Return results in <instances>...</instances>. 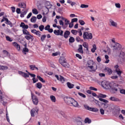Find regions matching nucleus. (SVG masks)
Returning <instances> with one entry per match:
<instances>
[{
  "instance_id": "f257e3e1",
  "label": "nucleus",
  "mask_w": 125,
  "mask_h": 125,
  "mask_svg": "<svg viewBox=\"0 0 125 125\" xmlns=\"http://www.w3.org/2000/svg\"><path fill=\"white\" fill-rule=\"evenodd\" d=\"M104 86L106 89H109L112 94H115L116 92H119L120 89L122 88V85L113 83L105 84Z\"/></svg>"
},
{
  "instance_id": "f03ea898",
  "label": "nucleus",
  "mask_w": 125,
  "mask_h": 125,
  "mask_svg": "<svg viewBox=\"0 0 125 125\" xmlns=\"http://www.w3.org/2000/svg\"><path fill=\"white\" fill-rule=\"evenodd\" d=\"M59 63L63 66V67H64V68H69V64L68 63H67V60L64 57H61L59 60Z\"/></svg>"
},
{
  "instance_id": "7ed1b4c3",
  "label": "nucleus",
  "mask_w": 125,
  "mask_h": 125,
  "mask_svg": "<svg viewBox=\"0 0 125 125\" xmlns=\"http://www.w3.org/2000/svg\"><path fill=\"white\" fill-rule=\"evenodd\" d=\"M112 47H113V51L116 52V53L120 52L122 50V45L119 43H115V45L112 46Z\"/></svg>"
},
{
  "instance_id": "20e7f679",
  "label": "nucleus",
  "mask_w": 125,
  "mask_h": 125,
  "mask_svg": "<svg viewBox=\"0 0 125 125\" xmlns=\"http://www.w3.org/2000/svg\"><path fill=\"white\" fill-rule=\"evenodd\" d=\"M59 23L61 26H62L63 29H66V28L68 27V25H69V23H70V21L67 20L66 19V20H65L64 21V22H63V21L62 20H60Z\"/></svg>"
},
{
  "instance_id": "39448f33",
  "label": "nucleus",
  "mask_w": 125,
  "mask_h": 125,
  "mask_svg": "<svg viewBox=\"0 0 125 125\" xmlns=\"http://www.w3.org/2000/svg\"><path fill=\"white\" fill-rule=\"evenodd\" d=\"M73 100H74V98H72L71 97H69L68 96H66L64 98V100L65 103L67 105H69V106H71L72 104V102H73Z\"/></svg>"
},
{
  "instance_id": "423d86ee",
  "label": "nucleus",
  "mask_w": 125,
  "mask_h": 125,
  "mask_svg": "<svg viewBox=\"0 0 125 125\" xmlns=\"http://www.w3.org/2000/svg\"><path fill=\"white\" fill-rule=\"evenodd\" d=\"M84 107L86 110H88V111H91V112H98L99 111V109L97 108H94V107H90L89 106L84 104Z\"/></svg>"
},
{
  "instance_id": "0eeeda50",
  "label": "nucleus",
  "mask_w": 125,
  "mask_h": 125,
  "mask_svg": "<svg viewBox=\"0 0 125 125\" xmlns=\"http://www.w3.org/2000/svg\"><path fill=\"white\" fill-rule=\"evenodd\" d=\"M83 39H86V40H91L92 39V34L89 33L88 32H84L83 35Z\"/></svg>"
},
{
  "instance_id": "6e6552de",
  "label": "nucleus",
  "mask_w": 125,
  "mask_h": 125,
  "mask_svg": "<svg viewBox=\"0 0 125 125\" xmlns=\"http://www.w3.org/2000/svg\"><path fill=\"white\" fill-rule=\"evenodd\" d=\"M31 99H32L33 104H34V105H38L39 104V99H38V97L34 95L33 93H31Z\"/></svg>"
},
{
  "instance_id": "1a4fd4ad",
  "label": "nucleus",
  "mask_w": 125,
  "mask_h": 125,
  "mask_svg": "<svg viewBox=\"0 0 125 125\" xmlns=\"http://www.w3.org/2000/svg\"><path fill=\"white\" fill-rule=\"evenodd\" d=\"M23 35H25L24 38L26 40H27L28 41H29V40H32V41L34 40L33 36L30 34L29 32H23Z\"/></svg>"
},
{
  "instance_id": "9d476101",
  "label": "nucleus",
  "mask_w": 125,
  "mask_h": 125,
  "mask_svg": "<svg viewBox=\"0 0 125 125\" xmlns=\"http://www.w3.org/2000/svg\"><path fill=\"white\" fill-rule=\"evenodd\" d=\"M109 26H111V27H114V28H117V27H118V23L115 22L114 20L112 19H109Z\"/></svg>"
},
{
  "instance_id": "9b49d317",
  "label": "nucleus",
  "mask_w": 125,
  "mask_h": 125,
  "mask_svg": "<svg viewBox=\"0 0 125 125\" xmlns=\"http://www.w3.org/2000/svg\"><path fill=\"white\" fill-rule=\"evenodd\" d=\"M30 114H31V117H35V114L36 115H38L39 114V109L33 108L31 109L30 111Z\"/></svg>"
},
{
  "instance_id": "f8f14e48",
  "label": "nucleus",
  "mask_w": 125,
  "mask_h": 125,
  "mask_svg": "<svg viewBox=\"0 0 125 125\" xmlns=\"http://www.w3.org/2000/svg\"><path fill=\"white\" fill-rule=\"evenodd\" d=\"M104 70V72H107V75H108V76H111V74H113V70H112V69L110 68V67L105 66Z\"/></svg>"
},
{
  "instance_id": "ddd939ff",
  "label": "nucleus",
  "mask_w": 125,
  "mask_h": 125,
  "mask_svg": "<svg viewBox=\"0 0 125 125\" xmlns=\"http://www.w3.org/2000/svg\"><path fill=\"white\" fill-rule=\"evenodd\" d=\"M18 73L19 75H20L21 76H22V77H23L24 78H29V76H30L27 73H25L23 71H19Z\"/></svg>"
},
{
  "instance_id": "4468645a",
  "label": "nucleus",
  "mask_w": 125,
  "mask_h": 125,
  "mask_svg": "<svg viewBox=\"0 0 125 125\" xmlns=\"http://www.w3.org/2000/svg\"><path fill=\"white\" fill-rule=\"evenodd\" d=\"M45 8L47 9V12H48L49 11L50 8H51V6L52 5L50 4V2L49 1H47L45 3Z\"/></svg>"
},
{
  "instance_id": "2eb2a0df",
  "label": "nucleus",
  "mask_w": 125,
  "mask_h": 125,
  "mask_svg": "<svg viewBox=\"0 0 125 125\" xmlns=\"http://www.w3.org/2000/svg\"><path fill=\"white\" fill-rule=\"evenodd\" d=\"M109 100L110 101H113L114 102H121V100H120L119 98H116L114 96H111L109 98Z\"/></svg>"
},
{
  "instance_id": "dca6fc26",
  "label": "nucleus",
  "mask_w": 125,
  "mask_h": 125,
  "mask_svg": "<svg viewBox=\"0 0 125 125\" xmlns=\"http://www.w3.org/2000/svg\"><path fill=\"white\" fill-rule=\"evenodd\" d=\"M70 106H73V107L77 108L79 107V103H78V102H77L76 100H75V99H73Z\"/></svg>"
},
{
  "instance_id": "f3484780",
  "label": "nucleus",
  "mask_w": 125,
  "mask_h": 125,
  "mask_svg": "<svg viewBox=\"0 0 125 125\" xmlns=\"http://www.w3.org/2000/svg\"><path fill=\"white\" fill-rule=\"evenodd\" d=\"M13 45H14V46H15V48H17V49L18 50V51H20V49H21L20 45L18 44L17 42H13Z\"/></svg>"
},
{
  "instance_id": "a211bd4d",
  "label": "nucleus",
  "mask_w": 125,
  "mask_h": 125,
  "mask_svg": "<svg viewBox=\"0 0 125 125\" xmlns=\"http://www.w3.org/2000/svg\"><path fill=\"white\" fill-rule=\"evenodd\" d=\"M44 30L45 31H48V32H53V29L52 28H50V25H47L45 28H44Z\"/></svg>"
},
{
  "instance_id": "6ab92c4d",
  "label": "nucleus",
  "mask_w": 125,
  "mask_h": 125,
  "mask_svg": "<svg viewBox=\"0 0 125 125\" xmlns=\"http://www.w3.org/2000/svg\"><path fill=\"white\" fill-rule=\"evenodd\" d=\"M18 6L19 7H21V8H26V3L24 2H20L18 4Z\"/></svg>"
},
{
  "instance_id": "aec40b11",
  "label": "nucleus",
  "mask_w": 125,
  "mask_h": 125,
  "mask_svg": "<svg viewBox=\"0 0 125 125\" xmlns=\"http://www.w3.org/2000/svg\"><path fill=\"white\" fill-rule=\"evenodd\" d=\"M20 27L22 28L23 30H25V29H28L29 28V26L28 25L25 24V23L24 22H21L20 24Z\"/></svg>"
},
{
  "instance_id": "412c9836",
  "label": "nucleus",
  "mask_w": 125,
  "mask_h": 125,
  "mask_svg": "<svg viewBox=\"0 0 125 125\" xmlns=\"http://www.w3.org/2000/svg\"><path fill=\"white\" fill-rule=\"evenodd\" d=\"M22 53H24L25 55L27 54V52H29V49L27 48V46H24V47L22 49Z\"/></svg>"
},
{
  "instance_id": "4be33fe9",
  "label": "nucleus",
  "mask_w": 125,
  "mask_h": 125,
  "mask_svg": "<svg viewBox=\"0 0 125 125\" xmlns=\"http://www.w3.org/2000/svg\"><path fill=\"white\" fill-rule=\"evenodd\" d=\"M67 3L70 4V5L72 7L74 6V5H76V4H77V3H76V2L73 1L71 0H67Z\"/></svg>"
},
{
  "instance_id": "5701e85b",
  "label": "nucleus",
  "mask_w": 125,
  "mask_h": 125,
  "mask_svg": "<svg viewBox=\"0 0 125 125\" xmlns=\"http://www.w3.org/2000/svg\"><path fill=\"white\" fill-rule=\"evenodd\" d=\"M79 48L78 49L79 52H80L82 54H83V45L80 44L79 45Z\"/></svg>"
},
{
  "instance_id": "b1692460",
  "label": "nucleus",
  "mask_w": 125,
  "mask_h": 125,
  "mask_svg": "<svg viewBox=\"0 0 125 125\" xmlns=\"http://www.w3.org/2000/svg\"><path fill=\"white\" fill-rule=\"evenodd\" d=\"M3 19H5V21H6L5 23L7 24V25H9L10 26L12 25V23L10 21H9V20H8V19L5 18L4 17H3Z\"/></svg>"
},
{
  "instance_id": "393cba45",
  "label": "nucleus",
  "mask_w": 125,
  "mask_h": 125,
  "mask_svg": "<svg viewBox=\"0 0 125 125\" xmlns=\"http://www.w3.org/2000/svg\"><path fill=\"white\" fill-rule=\"evenodd\" d=\"M71 35L70 32H64L63 37L65 39H68V37Z\"/></svg>"
},
{
  "instance_id": "a878e982",
  "label": "nucleus",
  "mask_w": 125,
  "mask_h": 125,
  "mask_svg": "<svg viewBox=\"0 0 125 125\" xmlns=\"http://www.w3.org/2000/svg\"><path fill=\"white\" fill-rule=\"evenodd\" d=\"M29 67L30 68V70H32V71H34L35 69L37 71L39 70V68L35 65H31L29 66Z\"/></svg>"
},
{
  "instance_id": "bb28decb",
  "label": "nucleus",
  "mask_w": 125,
  "mask_h": 125,
  "mask_svg": "<svg viewBox=\"0 0 125 125\" xmlns=\"http://www.w3.org/2000/svg\"><path fill=\"white\" fill-rule=\"evenodd\" d=\"M67 85L68 87V88H70V89L72 88H74V84L71 83L70 82H67Z\"/></svg>"
},
{
  "instance_id": "cd10ccee",
  "label": "nucleus",
  "mask_w": 125,
  "mask_h": 125,
  "mask_svg": "<svg viewBox=\"0 0 125 125\" xmlns=\"http://www.w3.org/2000/svg\"><path fill=\"white\" fill-rule=\"evenodd\" d=\"M120 112H121V108H118L117 109H115V110L114 111V115H119Z\"/></svg>"
},
{
  "instance_id": "c85d7f7f",
  "label": "nucleus",
  "mask_w": 125,
  "mask_h": 125,
  "mask_svg": "<svg viewBox=\"0 0 125 125\" xmlns=\"http://www.w3.org/2000/svg\"><path fill=\"white\" fill-rule=\"evenodd\" d=\"M20 42H21V43L22 44V45H24V46H27V42H26V41L21 39L20 40Z\"/></svg>"
},
{
  "instance_id": "c756f323",
  "label": "nucleus",
  "mask_w": 125,
  "mask_h": 125,
  "mask_svg": "<svg viewBox=\"0 0 125 125\" xmlns=\"http://www.w3.org/2000/svg\"><path fill=\"white\" fill-rule=\"evenodd\" d=\"M96 49H97V47H96V45L93 44V47L91 49V52H92V53H94V52H95V50H96Z\"/></svg>"
},
{
  "instance_id": "7c9ffc66",
  "label": "nucleus",
  "mask_w": 125,
  "mask_h": 125,
  "mask_svg": "<svg viewBox=\"0 0 125 125\" xmlns=\"http://www.w3.org/2000/svg\"><path fill=\"white\" fill-rule=\"evenodd\" d=\"M104 57L105 59L106 60V61L104 62V63H105V64H108V63L110 62V60H109V56L105 55Z\"/></svg>"
},
{
  "instance_id": "2f4dec72",
  "label": "nucleus",
  "mask_w": 125,
  "mask_h": 125,
  "mask_svg": "<svg viewBox=\"0 0 125 125\" xmlns=\"http://www.w3.org/2000/svg\"><path fill=\"white\" fill-rule=\"evenodd\" d=\"M54 34H55L56 36H61L63 37V32H54Z\"/></svg>"
},
{
  "instance_id": "473e14b6",
  "label": "nucleus",
  "mask_w": 125,
  "mask_h": 125,
  "mask_svg": "<svg viewBox=\"0 0 125 125\" xmlns=\"http://www.w3.org/2000/svg\"><path fill=\"white\" fill-rule=\"evenodd\" d=\"M84 123L85 124H91V120L87 117L84 120Z\"/></svg>"
},
{
  "instance_id": "72a5a7b5",
  "label": "nucleus",
  "mask_w": 125,
  "mask_h": 125,
  "mask_svg": "<svg viewBox=\"0 0 125 125\" xmlns=\"http://www.w3.org/2000/svg\"><path fill=\"white\" fill-rule=\"evenodd\" d=\"M7 69H8V67L7 66L0 65V70H2L3 71L4 70H7Z\"/></svg>"
},
{
  "instance_id": "f704fd0d",
  "label": "nucleus",
  "mask_w": 125,
  "mask_h": 125,
  "mask_svg": "<svg viewBox=\"0 0 125 125\" xmlns=\"http://www.w3.org/2000/svg\"><path fill=\"white\" fill-rule=\"evenodd\" d=\"M36 87L37 88L41 89V88L42 87V83H36Z\"/></svg>"
},
{
  "instance_id": "c9c22d12",
  "label": "nucleus",
  "mask_w": 125,
  "mask_h": 125,
  "mask_svg": "<svg viewBox=\"0 0 125 125\" xmlns=\"http://www.w3.org/2000/svg\"><path fill=\"white\" fill-rule=\"evenodd\" d=\"M50 98L52 102H56V98H55V96L51 95L50 96Z\"/></svg>"
},
{
  "instance_id": "e433bc0d",
  "label": "nucleus",
  "mask_w": 125,
  "mask_h": 125,
  "mask_svg": "<svg viewBox=\"0 0 125 125\" xmlns=\"http://www.w3.org/2000/svg\"><path fill=\"white\" fill-rule=\"evenodd\" d=\"M120 57H121V58H122V59H125V52L121 51L120 52Z\"/></svg>"
},
{
  "instance_id": "4c0bfd02",
  "label": "nucleus",
  "mask_w": 125,
  "mask_h": 125,
  "mask_svg": "<svg viewBox=\"0 0 125 125\" xmlns=\"http://www.w3.org/2000/svg\"><path fill=\"white\" fill-rule=\"evenodd\" d=\"M37 79H38L40 82H42V83H45V81L43 80V78L39 75L37 76Z\"/></svg>"
},
{
  "instance_id": "58836bf2",
  "label": "nucleus",
  "mask_w": 125,
  "mask_h": 125,
  "mask_svg": "<svg viewBox=\"0 0 125 125\" xmlns=\"http://www.w3.org/2000/svg\"><path fill=\"white\" fill-rule=\"evenodd\" d=\"M69 42L70 43H73V42H75V38L73 37H70L69 39Z\"/></svg>"
},
{
  "instance_id": "ea45409f",
  "label": "nucleus",
  "mask_w": 125,
  "mask_h": 125,
  "mask_svg": "<svg viewBox=\"0 0 125 125\" xmlns=\"http://www.w3.org/2000/svg\"><path fill=\"white\" fill-rule=\"evenodd\" d=\"M60 82H61L62 83H65V78L61 75H60Z\"/></svg>"
},
{
  "instance_id": "a19ab883",
  "label": "nucleus",
  "mask_w": 125,
  "mask_h": 125,
  "mask_svg": "<svg viewBox=\"0 0 125 125\" xmlns=\"http://www.w3.org/2000/svg\"><path fill=\"white\" fill-rule=\"evenodd\" d=\"M88 68H90V69H91V70H92V71H93V72H95L96 71V70H97V65H96V69H94L93 66H92V65H88Z\"/></svg>"
},
{
  "instance_id": "79ce46f5",
  "label": "nucleus",
  "mask_w": 125,
  "mask_h": 125,
  "mask_svg": "<svg viewBox=\"0 0 125 125\" xmlns=\"http://www.w3.org/2000/svg\"><path fill=\"white\" fill-rule=\"evenodd\" d=\"M80 7L81 8H87V7H88V5L82 4L81 5Z\"/></svg>"
},
{
  "instance_id": "37998d69",
  "label": "nucleus",
  "mask_w": 125,
  "mask_h": 125,
  "mask_svg": "<svg viewBox=\"0 0 125 125\" xmlns=\"http://www.w3.org/2000/svg\"><path fill=\"white\" fill-rule=\"evenodd\" d=\"M115 72L118 76H121L122 75V71L120 70V69H115Z\"/></svg>"
},
{
  "instance_id": "c03bdc74",
  "label": "nucleus",
  "mask_w": 125,
  "mask_h": 125,
  "mask_svg": "<svg viewBox=\"0 0 125 125\" xmlns=\"http://www.w3.org/2000/svg\"><path fill=\"white\" fill-rule=\"evenodd\" d=\"M100 101H101V102H104V103H109V101L108 100L104 99H100Z\"/></svg>"
},
{
  "instance_id": "a18cd8bd",
  "label": "nucleus",
  "mask_w": 125,
  "mask_h": 125,
  "mask_svg": "<svg viewBox=\"0 0 125 125\" xmlns=\"http://www.w3.org/2000/svg\"><path fill=\"white\" fill-rule=\"evenodd\" d=\"M78 94L80 95V96H81V97H83V98H85L86 97V96L83 93L79 92Z\"/></svg>"
},
{
  "instance_id": "49530a36",
  "label": "nucleus",
  "mask_w": 125,
  "mask_h": 125,
  "mask_svg": "<svg viewBox=\"0 0 125 125\" xmlns=\"http://www.w3.org/2000/svg\"><path fill=\"white\" fill-rule=\"evenodd\" d=\"M32 13L33 14H39V12L38 11V10L37 9L34 8L32 10Z\"/></svg>"
},
{
  "instance_id": "de8ad7c7",
  "label": "nucleus",
  "mask_w": 125,
  "mask_h": 125,
  "mask_svg": "<svg viewBox=\"0 0 125 125\" xmlns=\"http://www.w3.org/2000/svg\"><path fill=\"white\" fill-rule=\"evenodd\" d=\"M79 23H80V25H81L82 26H83V25L85 24V22H84V21L82 20H80L79 21Z\"/></svg>"
},
{
  "instance_id": "09e8293b",
  "label": "nucleus",
  "mask_w": 125,
  "mask_h": 125,
  "mask_svg": "<svg viewBox=\"0 0 125 125\" xmlns=\"http://www.w3.org/2000/svg\"><path fill=\"white\" fill-rule=\"evenodd\" d=\"M121 94H124L125 95V89L120 88L119 91Z\"/></svg>"
},
{
  "instance_id": "8fccbe9b",
  "label": "nucleus",
  "mask_w": 125,
  "mask_h": 125,
  "mask_svg": "<svg viewBox=\"0 0 125 125\" xmlns=\"http://www.w3.org/2000/svg\"><path fill=\"white\" fill-rule=\"evenodd\" d=\"M45 38H46V35H42L41 38L42 42H44V39H45Z\"/></svg>"
},
{
  "instance_id": "3c124183",
  "label": "nucleus",
  "mask_w": 125,
  "mask_h": 125,
  "mask_svg": "<svg viewBox=\"0 0 125 125\" xmlns=\"http://www.w3.org/2000/svg\"><path fill=\"white\" fill-rule=\"evenodd\" d=\"M6 40L8 42H12V41H13V40L9 37V36H6Z\"/></svg>"
},
{
  "instance_id": "603ef678",
  "label": "nucleus",
  "mask_w": 125,
  "mask_h": 125,
  "mask_svg": "<svg viewBox=\"0 0 125 125\" xmlns=\"http://www.w3.org/2000/svg\"><path fill=\"white\" fill-rule=\"evenodd\" d=\"M36 21H37V18L36 17H33L31 19V21L32 22H35Z\"/></svg>"
},
{
  "instance_id": "864d4df0",
  "label": "nucleus",
  "mask_w": 125,
  "mask_h": 125,
  "mask_svg": "<svg viewBox=\"0 0 125 125\" xmlns=\"http://www.w3.org/2000/svg\"><path fill=\"white\" fill-rule=\"evenodd\" d=\"M32 33H33L34 35H36V36H38V37H41V34H40V32H32Z\"/></svg>"
},
{
  "instance_id": "5fc2aeb1",
  "label": "nucleus",
  "mask_w": 125,
  "mask_h": 125,
  "mask_svg": "<svg viewBox=\"0 0 125 125\" xmlns=\"http://www.w3.org/2000/svg\"><path fill=\"white\" fill-rule=\"evenodd\" d=\"M89 89L90 90H94V91H97V88L93 87V86H90L89 87Z\"/></svg>"
},
{
  "instance_id": "6e6d98bb",
  "label": "nucleus",
  "mask_w": 125,
  "mask_h": 125,
  "mask_svg": "<svg viewBox=\"0 0 125 125\" xmlns=\"http://www.w3.org/2000/svg\"><path fill=\"white\" fill-rule=\"evenodd\" d=\"M115 5L116 8H121V4L120 3H116Z\"/></svg>"
},
{
  "instance_id": "4d7b16f0",
  "label": "nucleus",
  "mask_w": 125,
  "mask_h": 125,
  "mask_svg": "<svg viewBox=\"0 0 125 125\" xmlns=\"http://www.w3.org/2000/svg\"><path fill=\"white\" fill-rule=\"evenodd\" d=\"M44 29V26L42 25L39 26V29L41 32H42L43 31V29Z\"/></svg>"
},
{
  "instance_id": "13d9d810",
  "label": "nucleus",
  "mask_w": 125,
  "mask_h": 125,
  "mask_svg": "<svg viewBox=\"0 0 125 125\" xmlns=\"http://www.w3.org/2000/svg\"><path fill=\"white\" fill-rule=\"evenodd\" d=\"M83 47H84L86 49L87 51H88V45H87V44H86V43H83Z\"/></svg>"
},
{
  "instance_id": "bf43d9fd",
  "label": "nucleus",
  "mask_w": 125,
  "mask_h": 125,
  "mask_svg": "<svg viewBox=\"0 0 125 125\" xmlns=\"http://www.w3.org/2000/svg\"><path fill=\"white\" fill-rule=\"evenodd\" d=\"M100 112L101 115H104V114H105V111L104 110V109H103V108H101L100 109Z\"/></svg>"
},
{
  "instance_id": "052dcab7",
  "label": "nucleus",
  "mask_w": 125,
  "mask_h": 125,
  "mask_svg": "<svg viewBox=\"0 0 125 125\" xmlns=\"http://www.w3.org/2000/svg\"><path fill=\"white\" fill-rule=\"evenodd\" d=\"M28 74L29 76H31L32 78H36V75L34 74L31 73L30 72H28Z\"/></svg>"
},
{
  "instance_id": "680f3d73",
  "label": "nucleus",
  "mask_w": 125,
  "mask_h": 125,
  "mask_svg": "<svg viewBox=\"0 0 125 125\" xmlns=\"http://www.w3.org/2000/svg\"><path fill=\"white\" fill-rule=\"evenodd\" d=\"M71 22L74 23V22H78V18H74L71 20Z\"/></svg>"
},
{
  "instance_id": "e2e57ef3",
  "label": "nucleus",
  "mask_w": 125,
  "mask_h": 125,
  "mask_svg": "<svg viewBox=\"0 0 125 125\" xmlns=\"http://www.w3.org/2000/svg\"><path fill=\"white\" fill-rule=\"evenodd\" d=\"M98 27L99 28H102V27H103V22H101L98 23Z\"/></svg>"
},
{
  "instance_id": "0e129e2a",
  "label": "nucleus",
  "mask_w": 125,
  "mask_h": 125,
  "mask_svg": "<svg viewBox=\"0 0 125 125\" xmlns=\"http://www.w3.org/2000/svg\"><path fill=\"white\" fill-rule=\"evenodd\" d=\"M77 125H83V122L81 120H78L77 121Z\"/></svg>"
},
{
  "instance_id": "69168bd1",
  "label": "nucleus",
  "mask_w": 125,
  "mask_h": 125,
  "mask_svg": "<svg viewBox=\"0 0 125 125\" xmlns=\"http://www.w3.org/2000/svg\"><path fill=\"white\" fill-rule=\"evenodd\" d=\"M119 119L120 120H124V119H125V118L124 117V116H123V115L120 114V115L119 116Z\"/></svg>"
},
{
  "instance_id": "338daca9",
  "label": "nucleus",
  "mask_w": 125,
  "mask_h": 125,
  "mask_svg": "<svg viewBox=\"0 0 125 125\" xmlns=\"http://www.w3.org/2000/svg\"><path fill=\"white\" fill-rule=\"evenodd\" d=\"M87 65H91L92 64V61L91 60H89L86 63Z\"/></svg>"
},
{
  "instance_id": "774afa93",
  "label": "nucleus",
  "mask_w": 125,
  "mask_h": 125,
  "mask_svg": "<svg viewBox=\"0 0 125 125\" xmlns=\"http://www.w3.org/2000/svg\"><path fill=\"white\" fill-rule=\"evenodd\" d=\"M76 56L79 58V59H82V56H81L80 54H76Z\"/></svg>"
}]
</instances>
